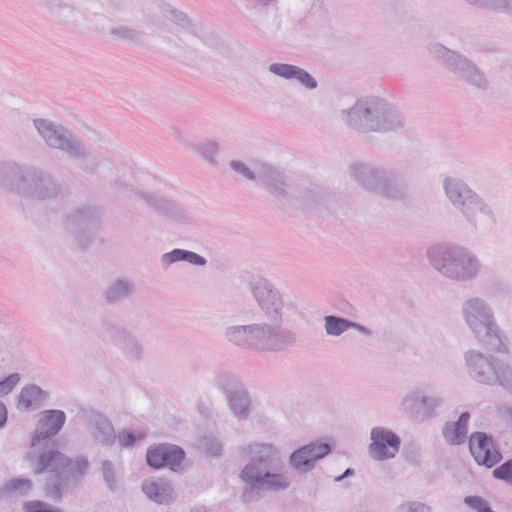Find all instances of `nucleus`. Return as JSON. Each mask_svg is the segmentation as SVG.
I'll return each instance as SVG.
<instances>
[{
    "mask_svg": "<svg viewBox=\"0 0 512 512\" xmlns=\"http://www.w3.org/2000/svg\"><path fill=\"white\" fill-rule=\"evenodd\" d=\"M274 454L271 446H261L255 458L242 471V479L250 485H262L270 489H284L288 482L281 474L262 473L261 463Z\"/></svg>",
    "mask_w": 512,
    "mask_h": 512,
    "instance_id": "nucleus-1",
    "label": "nucleus"
},
{
    "mask_svg": "<svg viewBox=\"0 0 512 512\" xmlns=\"http://www.w3.org/2000/svg\"><path fill=\"white\" fill-rule=\"evenodd\" d=\"M470 452L478 464L493 467L501 460V454L493 440L482 432H475L469 440Z\"/></svg>",
    "mask_w": 512,
    "mask_h": 512,
    "instance_id": "nucleus-2",
    "label": "nucleus"
},
{
    "mask_svg": "<svg viewBox=\"0 0 512 512\" xmlns=\"http://www.w3.org/2000/svg\"><path fill=\"white\" fill-rule=\"evenodd\" d=\"M371 439L370 454L377 460L393 457L398 451L399 439L390 431L374 428L371 432Z\"/></svg>",
    "mask_w": 512,
    "mask_h": 512,
    "instance_id": "nucleus-3",
    "label": "nucleus"
},
{
    "mask_svg": "<svg viewBox=\"0 0 512 512\" xmlns=\"http://www.w3.org/2000/svg\"><path fill=\"white\" fill-rule=\"evenodd\" d=\"M146 459L151 467L169 466L176 470L184 459V452L175 446L157 445L148 449Z\"/></svg>",
    "mask_w": 512,
    "mask_h": 512,
    "instance_id": "nucleus-4",
    "label": "nucleus"
},
{
    "mask_svg": "<svg viewBox=\"0 0 512 512\" xmlns=\"http://www.w3.org/2000/svg\"><path fill=\"white\" fill-rule=\"evenodd\" d=\"M65 414L61 410L45 411L38 422V434L34 437L32 444L35 445L40 439L56 435L65 423Z\"/></svg>",
    "mask_w": 512,
    "mask_h": 512,
    "instance_id": "nucleus-5",
    "label": "nucleus"
},
{
    "mask_svg": "<svg viewBox=\"0 0 512 512\" xmlns=\"http://www.w3.org/2000/svg\"><path fill=\"white\" fill-rule=\"evenodd\" d=\"M330 450V446L327 443L310 444L294 452L291 456V461L296 468H305L314 461L326 456Z\"/></svg>",
    "mask_w": 512,
    "mask_h": 512,
    "instance_id": "nucleus-6",
    "label": "nucleus"
},
{
    "mask_svg": "<svg viewBox=\"0 0 512 512\" xmlns=\"http://www.w3.org/2000/svg\"><path fill=\"white\" fill-rule=\"evenodd\" d=\"M47 393L36 385H27L20 391L17 408L28 411L39 407L46 399Z\"/></svg>",
    "mask_w": 512,
    "mask_h": 512,
    "instance_id": "nucleus-7",
    "label": "nucleus"
},
{
    "mask_svg": "<svg viewBox=\"0 0 512 512\" xmlns=\"http://www.w3.org/2000/svg\"><path fill=\"white\" fill-rule=\"evenodd\" d=\"M469 418V414L465 412L461 414L456 422L447 425L443 431L445 439L452 444H460L464 442L467 435V424Z\"/></svg>",
    "mask_w": 512,
    "mask_h": 512,
    "instance_id": "nucleus-8",
    "label": "nucleus"
},
{
    "mask_svg": "<svg viewBox=\"0 0 512 512\" xmlns=\"http://www.w3.org/2000/svg\"><path fill=\"white\" fill-rule=\"evenodd\" d=\"M67 462V459L61 453L49 451L39 457L36 473H41L45 470L57 471L66 466Z\"/></svg>",
    "mask_w": 512,
    "mask_h": 512,
    "instance_id": "nucleus-9",
    "label": "nucleus"
},
{
    "mask_svg": "<svg viewBox=\"0 0 512 512\" xmlns=\"http://www.w3.org/2000/svg\"><path fill=\"white\" fill-rule=\"evenodd\" d=\"M355 325L341 318L327 316L325 318V328L329 335H340L342 332Z\"/></svg>",
    "mask_w": 512,
    "mask_h": 512,
    "instance_id": "nucleus-10",
    "label": "nucleus"
},
{
    "mask_svg": "<svg viewBox=\"0 0 512 512\" xmlns=\"http://www.w3.org/2000/svg\"><path fill=\"white\" fill-rule=\"evenodd\" d=\"M255 296L262 307L272 306L275 310L278 309V297L272 290L266 287L256 288Z\"/></svg>",
    "mask_w": 512,
    "mask_h": 512,
    "instance_id": "nucleus-11",
    "label": "nucleus"
},
{
    "mask_svg": "<svg viewBox=\"0 0 512 512\" xmlns=\"http://www.w3.org/2000/svg\"><path fill=\"white\" fill-rule=\"evenodd\" d=\"M298 67L288 64H272L270 71L278 76L290 79L296 76Z\"/></svg>",
    "mask_w": 512,
    "mask_h": 512,
    "instance_id": "nucleus-12",
    "label": "nucleus"
},
{
    "mask_svg": "<svg viewBox=\"0 0 512 512\" xmlns=\"http://www.w3.org/2000/svg\"><path fill=\"white\" fill-rule=\"evenodd\" d=\"M171 257H172V261L184 259V260L189 261L190 263L197 264V265H202L205 263V260L201 256H199L198 254H195L193 252H185V251H181V250H176V251L172 252Z\"/></svg>",
    "mask_w": 512,
    "mask_h": 512,
    "instance_id": "nucleus-13",
    "label": "nucleus"
},
{
    "mask_svg": "<svg viewBox=\"0 0 512 512\" xmlns=\"http://www.w3.org/2000/svg\"><path fill=\"white\" fill-rule=\"evenodd\" d=\"M143 491L153 500L157 502L162 501V488L161 486L153 481L148 480L143 484Z\"/></svg>",
    "mask_w": 512,
    "mask_h": 512,
    "instance_id": "nucleus-14",
    "label": "nucleus"
},
{
    "mask_svg": "<svg viewBox=\"0 0 512 512\" xmlns=\"http://www.w3.org/2000/svg\"><path fill=\"white\" fill-rule=\"evenodd\" d=\"M20 376L18 373L10 374L4 380L0 381V395L9 394L19 383Z\"/></svg>",
    "mask_w": 512,
    "mask_h": 512,
    "instance_id": "nucleus-15",
    "label": "nucleus"
},
{
    "mask_svg": "<svg viewBox=\"0 0 512 512\" xmlns=\"http://www.w3.org/2000/svg\"><path fill=\"white\" fill-rule=\"evenodd\" d=\"M493 475L497 479H502L512 483V459L506 461L493 471Z\"/></svg>",
    "mask_w": 512,
    "mask_h": 512,
    "instance_id": "nucleus-16",
    "label": "nucleus"
},
{
    "mask_svg": "<svg viewBox=\"0 0 512 512\" xmlns=\"http://www.w3.org/2000/svg\"><path fill=\"white\" fill-rule=\"evenodd\" d=\"M24 510L26 512H62L59 509L50 508L41 501H29L24 504Z\"/></svg>",
    "mask_w": 512,
    "mask_h": 512,
    "instance_id": "nucleus-17",
    "label": "nucleus"
},
{
    "mask_svg": "<svg viewBox=\"0 0 512 512\" xmlns=\"http://www.w3.org/2000/svg\"><path fill=\"white\" fill-rule=\"evenodd\" d=\"M464 503L476 512H485L489 508L486 501L478 496H467Z\"/></svg>",
    "mask_w": 512,
    "mask_h": 512,
    "instance_id": "nucleus-18",
    "label": "nucleus"
},
{
    "mask_svg": "<svg viewBox=\"0 0 512 512\" xmlns=\"http://www.w3.org/2000/svg\"><path fill=\"white\" fill-rule=\"evenodd\" d=\"M464 503L476 512H485L489 508L486 501L478 496H467Z\"/></svg>",
    "mask_w": 512,
    "mask_h": 512,
    "instance_id": "nucleus-19",
    "label": "nucleus"
},
{
    "mask_svg": "<svg viewBox=\"0 0 512 512\" xmlns=\"http://www.w3.org/2000/svg\"><path fill=\"white\" fill-rule=\"evenodd\" d=\"M31 483L28 479H14L11 482H9L4 489L7 492L10 491H20V492H26L30 489Z\"/></svg>",
    "mask_w": 512,
    "mask_h": 512,
    "instance_id": "nucleus-20",
    "label": "nucleus"
},
{
    "mask_svg": "<svg viewBox=\"0 0 512 512\" xmlns=\"http://www.w3.org/2000/svg\"><path fill=\"white\" fill-rule=\"evenodd\" d=\"M294 78H296L301 84L309 89L316 87V81L312 78V76L300 68H298Z\"/></svg>",
    "mask_w": 512,
    "mask_h": 512,
    "instance_id": "nucleus-21",
    "label": "nucleus"
},
{
    "mask_svg": "<svg viewBox=\"0 0 512 512\" xmlns=\"http://www.w3.org/2000/svg\"><path fill=\"white\" fill-rule=\"evenodd\" d=\"M443 261H445L446 263L449 264V266L453 267V269H457L459 268L460 266L462 267V269L464 270V263L462 260H458V259H455V258H452L450 253H445L444 256H443Z\"/></svg>",
    "mask_w": 512,
    "mask_h": 512,
    "instance_id": "nucleus-22",
    "label": "nucleus"
},
{
    "mask_svg": "<svg viewBox=\"0 0 512 512\" xmlns=\"http://www.w3.org/2000/svg\"><path fill=\"white\" fill-rule=\"evenodd\" d=\"M118 440L123 446H130L135 441V438L129 432H123L119 435Z\"/></svg>",
    "mask_w": 512,
    "mask_h": 512,
    "instance_id": "nucleus-23",
    "label": "nucleus"
},
{
    "mask_svg": "<svg viewBox=\"0 0 512 512\" xmlns=\"http://www.w3.org/2000/svg\"><path fill=\"white\" fill-rule=\"evenodd\" d=\"M35 125L40 133H42L45 137H47V133L51 131V126L45 120H38L35 122Z\"/></svg>",
    "mask_w": 512,
    "mask_h": 512,
    "instance_id": "nucleus-24",
    "label": "nucleus"
},
{
    "mask_svg": "<svg viewBox=\"0 0 512 512\" xmlns=\"http://www.w3.org/2000/svg\"><path fill=\"white\" fill-rule=\"evenodd\" d=\"M469 265L471 267V270L469 271H463L461 274L458 273V277H461V278H466V277H470L474 274V272L476 271V265L475 263H472L471 261H469Z\"/></svg>",
    "mask_w": 512,
    "mask_h": 512,
    "instance_id": "nucleus-25",
    "label": "nucleus"
},
{
    "mask_svg": "<svg viewBox=\"0 0 512 512\" xmlns=\"http://www.w3.org/2000/svg\"><path fill=\"white\" fill-rule=\"evenodd\" d=\"M87 467V462L84 459H79L74 463V469L77 472H82Z\"/></svg>",
    "mask_w": 512,
    "mask_h": 512,
    "instance_id": "nucleus-26",
    "label": "nucleus"
},
{
    "mask_svg": "<svg viewBox=\"0 0 512 512\" xmlns=\"http://www.w3.org/2000/svg\"><path fill=\"white\" fill-rule=\"evenodd\" d=\"M7 419V411L5 406L0 403V426H2Z\"/></svg>",
    "mask_w": 512,
    "mask_h": 512,
    "instance_id": "nucleus-27",
    "label": "nucleus"
},
{
    "mask_svg": "<svg viewBox=\"0 0 512 512\" xmlns=\"http://www.w3.org/2000/svg\"><path fill=\"white\" fill-rule=\"evenodd\" d=\"M505 419L509 424H512V408H508L505 411Z\"/></svg>",
    "mask_w": 512,
    "mask_h": 512,
    "instance_id": "nucleus-28",
    "label": "nucleus"
},
{
    "mask_svg": "<svg viewBox=\"0 0 512 512\" xmlns=\"http://www.w3.org/2000/svg\"><path fill=\"white\" fill-rule=\"evenodd\" d=\"M432 261H433L434 266H435L438 270H440V271H442V272H444V273H447V272H448V271H446V270H445V267H446V265H445V264L441 266V265H439V263L437 262V260H436V259H433Z\"/></svg>",
    "mask_w": 512,
    "mask_h": 512,
    "instance_id": "nucleus-29",
    "label": "nucleus"
}]
</instances>
